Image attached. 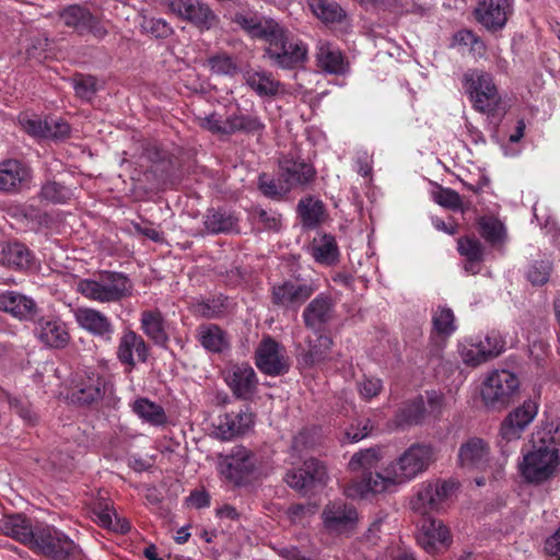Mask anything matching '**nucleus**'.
Wrapping results in <instances>:
<instances>
[{
  "label": "nucleus",
  "instance_id": "1",
  "mask_svg": "<svg viewBox=\"0 0 560 560\" xmlns=\"http://www.w3.org/2000/svg\"><path fill=\"white\" fill-rule=\"evenodd\" d=\"M233 22L252 38L266 43L265 57L281 69H293L302 66L307 59V47L299 38L292 36L277 21L247 13H235Z\"/></svg>",
  "mask_w": 560,
  "mask_h": 560
},
{
  "label": "nucleus",
  "instance_id": "2",
  "mask_svg": "<svg viewBox=\"0 0 560 560\" xmlns=\"http://www.w3.org/2000/svg\"><path fill=\"white\" fill-rule=\"evenodd\" d=\"M433 460V450L428 445L410 446L397 462L392 463L382 472L363 475V486L358 490L387 489L413 479L425 470Z\"/></svg>",
  "mask_w": 560,
  "mask_h": 560
},
{
  "label": "nucleus",
  "instance_id": "3",
  "mask_svg": "<svg viewBox=\"0 0 560 560\" xmlns=\"http://www.w3.org/2000/svg\"><path fill=\"white\" fill-rule=\"evenodd\" d=\"M77 291L97 303H117L131 295L132 283L121 272L104 271L92 279H81Z\"/></svg>",
  "mask_w": 560,
  "mask_h": 560
},
{
  "label": "nucleus",
  "instance_id": "4",
  "mask_svg": "<svg viewBox=\"0 0 560 560\" xmlns=\"http://www.w3.org/2000/svg\"><path fill=\"white\" fill-rule=\"evenodd\" d=\"M520 392V380L509 370L491 371L481 386V399L492 410L505 409Z\"/></svg>",
  "mask_w": 560,
  "mask_h": 560
},
{
  "label": "nucleus",
  "instance_id": "5",
  "mask_svg": "<svg viewBox=\"0 0 560 560\" xmlns=\"http://www.w3.org/2000/svg\"><path fill=\"white\" fill-rule=\"evenodd\" d=\"M463 83L476 110L485 114L497 112L501 95L490 73L479 69L468 70Z\"/></svg>",
  "mask_w": 560,
  "mask_h": 560
},
{
  "label": "nucleus",
  "instance_id": "6",
  "mask_svg": "<svg viewBox=\"0 0 560 560\" xmlns=\"http://www.w3.org/2000/svg\"><path fill=\"white\" fill-rule=\"evenodd\" d=\"M320 518L325 533L346 538L358 532L361 520L358 509L343 500L329 501L324 506Z\"/></svg>",
  "mask_w": 560,
  "mask_h": 560
},
{
  "label": "nucleus",
  "instance_id": "7",
  "mask_svg": "<svg viewBox=\"0 0 560 560\" xmlns=\"http://www.w3.org/2000/svg\"><path fill=\"white\" fill-rule=\"evenodd\" d=\"M167 12L199 32H208L220 25V16L205 0H164Z\"/></svg>",
  "mask_w": 560,
  "mask_h": 560
},
{
  "label": "nucleus",
  "instance_id": "8",
  "mask_svg": "<svg viewBox=\"0 0 560 560\" xmlns=\"http://www.w3.org/2000/svg\"><path fill=\"white\" fill-rule=\"evenodd\" d=\"M31 549L50 560H71L79 552L78 546L66 534L48 525L35 526Z\"/></svg>",
  "mask_w": 560,
  "mask_h": 560
},
{
  "label": "nucleus",
  "instance_id": "9",
  "mask_svg": "<svg viewBox=\"0 0 560 560\" xmlns=\"http://www.w3.org/2000/svg\"><path fill=\"white\" fill-rule=\"evenodd\" d=\"M504 340L498 332H490L483 338H468L458 345L462 361L469 366H478L497 358L504 350Z\"/></svg>",
  "mask_w": 560,
  "mask_h": 560
},
{
  "label": "nucleus",
  "instance_id": "10",
  "mask_svg": "<svg viewBox=\"0 0 560 560\" xmlns=\"http://www.w3.org/2000/svg\"><path fill=\"white\" fill-rule=\"evenodd\" d=\"M315 287L301 279H287L272 285L271 302L275 306L296 313L313 295Z\"/></svg>",
  "mask_w": 560,
  "mask_h": 560
},
{
  "label": "nucleus",
  "instance_id": "11",
  "mask_svg": "<svg viewBox=\"0 0 560 560\" xmlns=\"http://www.w3.org/2000/svg\"><path fill=\"white\" fill-rule=\"evenodd\" d=\"M284 481L295 490H316L329 487L330 476L324 463L310 458L302 468L289 471Z\"/></svg>",
  "mask_w": 560,
  "mask_h": 560
},
{
  "label": "nucleus",
  "instance_id": "12",
  "mask_svg": "<svg viewBox=\"0 0 560 560\" xmlns=\"http://www.w3.org/2000/svg\"><path fill=\"white\" fill-rule=\"evenodd\" d=\"M559 464L560 462L535 443L534 451L524 455L520 471L526 481L539 485L556 474Z\"/></svg>",
  "mask_w": 560,
  "mask_h": 560
},
{
  "label": "nucleus",
  "instance_id": "13",
  "mask_svg": "<svg viewBox=\"0 0 560 560\" xmlns=\"http://www.w3.org/2000/svg\"><path fill=\"white\" fill-rule=\"evenodd\" d=\"M59 19L65 26L72 28L79 35L91 34L98 39L107 35L105 25L84 7L68 5L60 11Z\"/></svg>",
  "mask_w": 560,
  "mask_h": 560
},
{
  "label": "nucleus",
  "instance_id": "14",
  "mask_svg": "<svg viewBox=\"0 0 560 560\" xmlns=\"http://www.w3.org/2000/svg\"><path fill=\"white\" fill-rule=\"evenodd\" d=\"M255 465L254 454L243 446H236L230 455L221 459L219 469L221 475L234 486H242L254 471Z\"/></svg>",
  "mask_w": 560,
  "mask_h": 560
},
{
  "label": "nucleus",
  "instance_id": "15",
  "mask_svg": "<svg viewBox=\"0 0 560 560\" xmlns=\"http://www.w3.org/2000/svg\"><path fill=\"white\" fill-rule=\"evenodd\" d=\"M224 381L233 395L241 400H250L258 387V378L248 363L230 364L224 370Z\"/></svg>",
  "mask_w": 560,
  "mask_h": 560
},
{
  "label": "nucleus",
  "instance_id": "16",
  "mask_svg": "<svg viewBox=\"0 0 560 560\" xmlns=\"http://www.w3.org/2000/svg\"><path fill=\"white\" fill-rule=\"evenodd\" d=\"M35 322L34 334L37 340L50 349H63L70 342L66 323L56 316H39Z\"/></svg>",
  "mask_w": 560,
  "mask_h": 560
},
{
  "label": "nucleus",
  "instance_id": "17",
  "mask_svg": "<svg viewBox=\"0 0 560 560\" xmlns=\"http://www.w3.org/2000/svg\"><path fill=\"white\" fill-rule=\"evenodd\" d=\"M538 407L532 400H525L521 406L512 410L501 423V439L506 442L520 440L523 432L535 419Z\"/></svg>",
  "mask_w": 560,
  "mask_h": 560
},
{
  "label": "nucleus",
  "instance_id": "18",
  "mask_svg": "<svg viewBox=\"0 0 560 560\" xmlns=\"http://www.w3.org/2000/svg\"><path fill=\"white\" fill-rule=\"evenodd\" d=\"M256 365L262 373L271 376L283 374L289 370L284 349L270 337L265 338L258 346Z\"/></svg>",
  "mask_w": 560,
  "mask_h": 560
},
{
  "label": "nucleus",
  "instance_id": "19",
  "mask_svg": "<svg viewBox=\"0 0 560 560\" xmlns=\"http://www.w3.org/2000/svg\"><path fill=\"white\" fill-rule=\"evenodd\" d=\"M106 392V381L94 372H79L72 381L71 397L79 404H92Z\"/></svg>",
  "mask_w": 560,
  "mask_h": 560
},
{
  "label": "nucleus",
  "instance_id": "20",
  "mask_svg": "<svg viewBox=\"0 0 560 560\" xmlns=\"http://www.w3.org/2000/svg\"><path fill=\"white\" fill-rule=\"evenodd\" d=\"M73 316L83 330L104 341H112L115 332L114 325L101 311L92 307H78Z\"/></svg>",
  "mask_w": 560,
  "mask_h": 560
},
{
  "label": "nucleus",
  "instance_id": "21",
  "mask_svg": "<svg viewBox=\"0 0 560 560\" xmlns=\"http://www.w3.org/2000/svg\"><path fill=\"white\" fill-rule=\"evenodd\" d=\"M336 302L331 295L318 294L304 308L302 317L306 327L319 331L335 318Z\"/></svg>",
  "mask_w": 560,
  "mask_h": 560
},
{
  "label": "nucleus",
  "instance_id": "22",
  "mask_svg": "<svg viewBox=\"0 0 560 560\" xmlns=\"http://www.w3.org/2000/svg\"><path fill=\"white\" fill-rule=\"evenodd\" d=\"M253 422V415L247 411L224 413L213 423V433L222 441H230L246 433Z\"/></svg>",
  "mask_w": 560,
  "mask_h": 560
},
{
  "label": "nucleus",
  "instance_id": "23",
  "mask_svg": "<svg viewBox=\"0 0 560 560\" xmlns=\"http://www.w3.org/2000/svg\"><path fill=\"white\" fill-rule=\"evenodd\" d=\"M118 360L131 371L136 365L135 355L140 362L149 357V346L144 339L131 329L124 330L116 351Z\"/></svg>",
  "mask_w": 560,
  "mask_h": 560
},
{
  "label": "nucleus",
  "instance_id": "24",
  "mask_svg": "<svg viewBox=\"0 0 560 560\" xmlns=\"http://www.w3.org/2000/svg\"><path fill=\"white\" fill-rule=\"evenodd\" d=\"M510 12V0H481L476 9V18L486 28L498 31L505 25Z\"/></svg>",
  "mask_w": 560,
  "mask_h": 560
},
{
  "label": "nucleus",
  "instance_id": "25",
  "mask_svg": "<svg viewBox=\"0 0 560 560\" xmlns=\"http://www.w3.org/2000/svg\"><path fill=\"white\" fill-rule=\"evenodd\" d=\"M314 167L302 160L283 158L280 161L279 176L289 191L298 186L311 183L315 177Z\"/></svg>",
  "mask_w": 560,
  "mask_h": 560
},
{
  "label": "nucleus",
  "instance_id": "26",
  "mask_svg": "<svg viewBox=\"0 0 560 560\" xmlns=\"http://www.w3.org/2000/svg\"><path fill=\"white\" fill-rule=\"evenodd\" d=\"M0 311L21 320H33L37 316L38 307L33 299L24 294L4 291L0 293Z\"/></svg>",
  "mask_w": 560,
  "mask_h": 560
},
{
  "label": "nucleus",
  "instance_id": "27",
  "mask_svg": "<svg viewBox=\"0 0 560 560\" xmlns=\"http://www.w3.org/2000/svg\"><path fill=\"white\" fill-rule=\"evenodd\" d=\"M418 544L429 553L450 541V532L441 521L423 518L417 535Z\"/></svg>",
  "mask_w": 560,
  "mask_h": 560
},
{
  "label": "nucleus",
  "instance_id": "28",
  "mask_svg": "<svg viewBox=\"0 0 560 560\" xmlns=\"http://www.w3.org/2000/svg\"><path fill=\"white\" fill-rule=\"evenodd\" d=\"M91 513L94 521L104 528L119 533H127L130 529L129 523L118 517L114 503L109 499L97 498L91 504Z\"/></svg>",
  "mask_w": 560,
  "mask_h": 560
},
{
  "label": "nucleus",
  "instance_id": "29",
  "mask_svg": "<svg viewBox=\"0 0 560 560\" xmlns=\"http://www.w3.org/2000/svg\"><path fill=\"white\" fill-rule=\"evenodd\" d=\"M0 532L32 548L35 539V527L22 514L9 515L0 522Z\"/></svg>",
  "mask_w": 560,
  "mask_h": 560
},
{
  "label": "nucleus",
  "instance_id": "30",
  "mask_svg": "<svg viewBox=\"0 0 560 560\" xmlns=\"http://www.w3.org/2000/svg\"><path fill=\"white\" fill-rule=\"evenodd\" d=\"M246 85L260 97H272L278 94L280 82L266 70L247 68L243 72Z\"/></svg>",
  "mask_w": 560,
  "mask_h": 560
},
{
  "label": "nucleus",
  "instance_id": "31",
  "mask_svg": "<svg viewBox=\"0 0 560 560\" xmlns=\"http://www.w3.org/2000/svg\"><path fill=\"white\" fill-rule=\"evenodd\" d=\"M317 66L330 74H343L348 63L339 48L328 42H319L316 51Z\"/></svg>",
  "mask_w": 560,
  "mask_h": 560
},
{
  "label": "nucleus",
  "instance_id": "32",
  "mask_svg": "<svg viewBox=\"0 0 560 560\" xmlns=\"http://www.w3.org/2000/svg\"><path fill=\"white\" fill-rule=\"evenodd\" d=\"M141 329L156 346L166 348L170 336L167 325L159 311H143L140 318Z\"/></svg>",
  "mask_w": 560,
  "mask_h": 560
},
{
  "label": "nucleus",
  "instance_id": "33",
  "mask_svg": "<svg viewBox=\"0 0 560 560\" xmlns=\"http://www.w3.org/2000/svg\"><path fill=\"white\" fill-rule=\"evenodd\" d=\"M28 177V170L18 160L0 163V190L12 192L22 188Z\"/></svg>",
  "mask_w": 560,
  "mask_h": 560
},
{
  "label": "nucleus",
  "instance_id": "34",
  "mask_svg": "<svg viewBox=\"0 0 560 560\" xmlns=\"http://www.w3.org/2000/svg\"><path fill=\"white\" fill-rule=\"evenodd\" d=\"M488 444L479 438H472L460 445L458 450V464L460 467L478 468L488 460Z\"/></svg>",
  "mask_w": 560,
  "mask_h": 560
},
{
  "label": "nucleus",
  "instance_id": "35",
  "mask_svg": "<svg viewBox=\"0 0 560 560\" xmlns=\"http://www.w3.org/2000/svg\"><path fill=\"white\" fill-rule=\"evenodd\" d=\"M203 225L208 233L238 232V218L225 209H209L203 217Z\"/></svg>",
  "mask_w": 560,
  "mask_h": 560
},
{
  "label": "nucleus",
  "instance_id": "36",
  "mask_svg": "<svg viewBox=\"0 0 560 560\" xmlns=\"http://www.w3.org/2000/svg\"><path fill=\"white\" fill-rule=\"evenodd\" d=\"M196 337L200 345L210 352H223L230 347L226 332L214 324H203L197 328Z\"/></svg>",
  "mask_w": 560,
  "mask_h": 560
},
{
  "label": "nucleus",
  "instance_id": "37",
  "mask_svg": "<svg viewBox=\"0 0 560 560\" xmlns=\"http://www.w3.org/2000/svg\"><path fill=\"white\" fill-rule=\"evenodd\" d=\"M451 492H417L410 500L412 511L427 515L445 509Z\"/></svg>",
  "mask_w": 560,
  "mask_h": 560
},
{
  "label": "nucleus",
  "instance_id": "38",
  "mask_svg": "<svg viewBox=\"0 0 560 560\" xmlns=\"http://www.w3.org/2000/svg\"><path fill=\"white\" fill-rule=\"evenodd\" d=\"M32 255L21 243H0V264L2 266L24 269L31 265Z\"/></svg>",
  "mask_w": 560,
  "mask_h": 560
},
{
  "label": "nucleus",
  "instance_id": "39",
  "mask_svg": "<svg viewBox=\"0 0 560 560\" xmlns=\"http://www.w3.org/2000/svg\"><path fill=\"white\" fill-rule=\"evenodd\" d=\"M298 212L301 217L302 225L307 229H315L326 218V209L323 201L312 196L299 201Z\"/></svg>",
  "mask_w": 560,
  "mask_h": 560
},
{
  "label": "nucleus",
  "instance_id": "40",
  "mask_svg": "<svg viewBox=\"0 0 560 560\" xmlns=\"http://www.w3.org/2000/svg\"><path fill=\"white\" fill-rule=\"evenodd\" d=\"M132 411L145 423L160 427L166 423V413L162 406L148 398H138L131 405Z\"/></svg>",
  "mask_w": 560,
  "mask_h": 560
},
{
  "label": "nucleus",
  "instance_id": "41",
  "mask_svg": "<svg viewBox=\"0 0 560 560\" xmlns=\"http://www.w3.org/2000/svg\"><path fill=\"white\" fill-rule=\"evenodd\" d=\"M311 250L314 259L324 265H334L338 259L336 240L328 234L314 238Z\"/></svg>",
  "mask_w": 560,
  "mask_h": 560
},
{
  "label": "nucleus",
  "instance_id": "42",
  "mask_svg": "<svg viewBox=\"0 0 560 560\" xmlns=\"http://www.w3.org/2000/svg\"><path fill=\"white\" fill-rule=\"evenodd\" d=\"M427 418V408L424 406V398L417 397L416 399L406 402L396 415V422L398 425H413L421 423Z\"/></svg>",
  "mask_w": 560,
  "mask_h": 560
},
{
  "label": "nucleus",
  "instance_id": "43",
  "mask_svg": "<svg viewBox=\"0 0 560 560\" xmlns=\"http://www.w3.org/2000/svg\"><path fill=\"white\" fill-rule=\"evenodd\" d=\"M265 124L257 115L234 114L228 117V135L236 132L260 133Z\"/></svg>",
  "mask_w": 560,
  "mask_h": 560
},
{
  "label": "nucleus",
  "instance_id": "44",
  "mask_svg": "<svg viewBox=\"0 0 560 560\" xmlns=\"http://www.w3.org/2000/svg\"><path fill=\"white\" fill-rule=\"evenodd\" d=\"M332 340L326 335H318L314 341H308L307 350L302 354V363L314 365L328 358Z\"/></svg>",
  "mask_w": 560,
  "mask_h": 560
},
{
  "label": "nucleus",
  "instance_id": "45",
  "mask_svg": "<svg viewBox=\"0 0 560 560\" xmlns=\"http://www.w3.org/2000/svg\"><path fill=\"white\" fill-rule=\"evenodd\" d=\"M535 443L546 451L549 456L560 462V427L552 424L537 431Z\"/></svg>",
  "mask_w": 560,
  "mask_h": 560
},
{
  "label": "nucleus",
  "instance_id": "46",
  "mask_svg": "<svg viewBox=\"0 0 560 560\" xmlns=\"http://www.w3.org/2000/svg\"><path fill=\"white\" fill-rule=\"evenodd\" d=\"M310 8L314 15L326 23L340 21L343 16L342 9L328 0H310Z\"/></svg>",
  "mask_w": 560,
  "mask_h": 560
},
{
  "label": "nucleus",
  "instance_id": "47",
  "mask_svg": "<svg viewBox=\"0 0 560 560\" xmlns=\"http://www.w3.org/2000/svg\"><path fill=\"white\" fill-rule=\"evenodd\" d=\"M432 324L434 331L442 337H448L456 329L453 311L444 306H438L433 312Z\"/></svg>",
  "mask_w": 560,
  "mask_h": 560
},
{
  "label": "nucleus",
  "instance_id": "48",
  "mask_svg": "<svg viewBox=\"0 0 560 560\" xmlns=\"http://www.w3.org/2000/svg\"><path fill=\"white\" fill-rule=\"evenodd\" d=\"M319 506V501L308 498L305 502L291 504L287 510V515L291 523L301 524L315 515Z\"/></svg>",
  "mask_w": 560,
  "mask_h": 560
},
{
  "label": "nucleus",
  "instance_id": "49",
  "mask_svg": "<svg viewBox=\"0 0 560 560\" xmlns=\"http://www.w3.org/2000/svg\"><path fill=\"white\" fill-rule=\"evenodd\" d=\"M258 187L264 196L271 199H281L289 192L280 176L276 180L267 174H261L258 178Z\"/></svg>",
  "mask_w": 560,
  "mask_h": 560
},
{
  "label": "nucleus",
  "instance_id": "50",
  "mask_svg": "<svg viewBox=\"0 0 560 560\" xmlns=\"http://www.w3.org/2000/svg\"><path fill=\"white\" fill-rule=\"evenodd\" d=\"M380 460L378 451L375 448H368L355 453L348 466L351 471L368 470L377 465Z\"/></svg>",
  "mask_w": 560,
  "mask_h": 560
},
{
  "label": "nucleus",
  "instance_id": "51",
  "mask_svg": "<svg viewBox=\"0 0 560 560\" xmlns=\"http://www.w3.org/2000/svg\"><path fill=\"white\" fill-rule=\"evenodd\" d=\"M40 196L49 202L65 203L72 197V191L57 182H47L42 187Z\"/></svg>",
  "mask_w": 560,
  "mask_h": 560
},
{
  "label": "nucleus",
  "instance_id": "52",
  "mask_svg": "<svg viewBox=\"0 0 560 560\" xmlns=\"http://www.w3.org/2000/svg\"><path fill=\"white\" fill-rule=\"evenodd\" d=\"M141 28L143 32L151 34L155 38H167L174 32L171 24L160 18H143Z\"/></svg>",
  "mask_w": 560,
  "mask_h": 560
},
{
  "label": "nucleus",
  "instance_id": "53",
  "mask_svg": "<svg viewBox=\"0 0 560 560\" xmlns=\"http://www.w3.org/2000/svg\"><path fill=\"white\" fill-rule=\"evenodd\" d=\"M458 252L462 256H465L467 260H471V265L480 262L483 257V247L481 243L475 238H459Z\"/></svg>",
  "mask_w": 560,
  "mask_h": 560
},
{
  "label": "nucleus",
  "instance_id": "54",
  "mask_svg": "<svg viewBox=\"0 0 560 560\" xmlns=\"http://www.w3.org/2000/svg\"><path fill=\"white\" fill-rule=\"evenodd\" d=\"M253 217L266 230L278 232L282 226V215L273 210H265L257 207L253 210Z\"/></svg>",
  "mask_w": 560,
  "mask_h": 560
},
{
  "label": "nucleus",
  "instance_id": "55",
  "mask_svg": "<svg viewBox=\"0 0 560 560\" xmlns=\"http://www.w3.org/2000/svg\"><path fill=\"white\" fill-rule=\"evenodd\" d=\"M550 271L551 264L548 260H539L529 266L526 277L532 284L542 285L548 281Z\"/></svg>",
  "mask_w": 560,
  "mask_h": 560
},
{
  "label": "nucleus",
  "instance_id": "56",
  "mask_svg": "<svg viewBox=\"0 0 560 560\" xmlns=\"http://www.w3.org/2000/svg\"><path fill=\"white\" fill-rule=\"evenodd\" d=\"M9 405L12 411L16 413L26 424L33 425L36 423L37 415L32 409L27 400L18 397H11L9 398Z\"/></svg>",
  "mask_w": 560,
  "mask_h": 560
},
{
  "label": "nucleus",
  "instance_id": "57",
  "mask_svg": "<svg viewBox=\"0 0 560 560\" xmlns=\"http://www.w3.org/2000/svg\"><path fill=\"white\" fill-rule=\"evenodd\" d=\"M73 89L79 97L91 100L97 90V80L92 75H77L73 78Z\"/></svg>",
  "mask_w": 560,
  "mask_h": 560
},
{
  "label": "nucleus",
  "instance_id": "58",
  "mask_svg": "<svg viewBox=\"0 0 560 560\" xmlns=\"http://www.w3.org/2000/svg\"><path fill=\"white\" fill-rule=\"evenodd\" d=\"M481 236L490 243H498L503 236V225L494 219L483 218L479 222Z\"/></svg>",
  "mask_w": 560,
  "mask_h": 560
},
{
  "label": "nucleus",
  "instance_id": "59",
  "mask_svg": "<svg viewBox=\"0 0 560 560\" xmlns=\"http://www.w3.org/2000/svg\"><path fill=\"white\" fill-rule=\"evenodd\" d=\"M433 199L440 206L452 210H457L462 207L459 194L451 188L440 187L433 192Z\"/></svg>",
  "mask_w": 560,
  "mask_h": 560
},
{
  "label": "nucleus",
  "instance_id": "60",
  "mask_svg": "<svg viewBox=\"0 0 560 560\" xmlns=\"http://www.w3.org/2000/svg\"><path fill=\"white\" fill-rule=\"evenodd\" d=\"M69 133L70 126L68 125V122L60 118H46L45 138L60 140L68 137Z\"/></svg>",
  "mask_w": 560,
  "mask_h": 560
},
{
  "label": "nucleus",
  "instance_id": "61",
  "mask_svg": "<svg viewBox=\"0 0 560 560\" xmlns=\"http://www.w3.org/2000/svg\"><path fill=\"white\" fill-rule=\"evenodd\" d=\"M211 71L217 74L233 75L237 67L233 59L228 55H217L209 59Z\"/></svg>",
  "mask_w": 560,
  "mask_h": 560
},
{
  "label": "nucleus",
  "instance_id": "62",
  "mask_svg": "<svg viewBox=\"0 0 560 560\" xmlns=\"http://www.w3.org/2000/svg\"><path fill=\"white\" fill-rule=\"evenodd\" d=\"M199 126L213 133L228 135V118L222 121L221 117L217 113H211L205 116H197Z\"/></svg>",
  "mask_w": 560,
  "mask_h": 560
},
{
  "label": "nucleus",
  "instance_id": "63",
  "mask_svg": "<svg viewBox=\"0 0 560 560\" xmlns=\"http://www.w3.org/2000/svg\"><path fill=\"white\" fill-rule=\"evenodd\" d=\"M422 397L427 408V418H438L444 408V395L436 390H428Z\"/></svg>",
  "mask_w": 560,
  "mask_h": 560
},
{
  "label": "nucleus",
  "instance_id": "64",
  "mask_svg": "<svg viewBox=\"0 0 560 560\" xmlns=\"http://www.w3.org/2000/svg\"><path fill=\"white\" fill-rule=\"evenodd\" d=\"M372 431V425L369 419L357 420L351 423L345 431L346 438L349 442H359L366 438Z\"/></svg>",
  "mask_w": 560,
  "mask_h": 560
}]
</instances>
